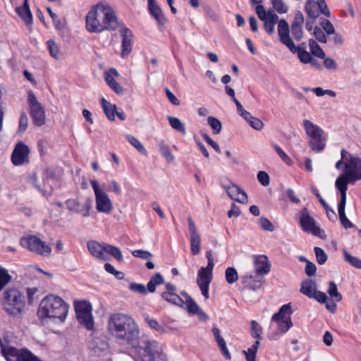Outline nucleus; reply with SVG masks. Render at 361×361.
<instances>
[{
  "instance_id": "f257e3e1",
  "label": "nucleus",
  "mask_w": 361,
  "mask_h": 361,
  "mask_svg": "<svg viewBox=\"0 0 361 361\" xmlns=\"http://www.w3.org/2000/svg\"><path fill=\"white\" fill-rule=\"evenodd\" d=\"M109 333L135 348L140 361H166L161 345L152 339L142 340L136 346L140 329L134 319L123 313L111 314L108 321Z\"/></svg>"
},
{
  "instance_id": "f03ea898",
  "label": "nucleus",
  "mask_w": 361,
  "mask_h": 361,
  "mask_svg": "<svg viewBox=\"0 0 361 361\" xmlns=\"http://www.w3.org/2000/svg\"><path fill=\"white\" fill-rule=\"evenodd\" d=\"M118 20L113 8L108 4L99 3L93 6L86 16V29L90 32L114 30Z\"/></svg>"
},
{
  "instance_id": "7ed1b4c3",
  "label": "nucleus",
  "mask_w": 361,
  "mask_h": 361,
  "mask_svg": "<svg viewBox=\"0 0 361 361\" xmlns=\"http://www.w3.org/2000/svg\"><path fill=\"white\" fill-rule=\"evenodd\" d=\"M68 312V304L61 297L49 294L40 302L37 314L42 320L50 319L63 322Z\"/></svg>"
},
{
  "instance_id": "20e7f679",
  "label": "nucleus",
  "mask_w": 361,
  "mask_h": 361,
  "mask_svg": "<svg viewBox=\"0 0 361 361\" xmlns=\"http://www.w3.org/2000/svg\"><path fill=\"white\" fill-rule=\"evenodd\" d=\"M11 336L5 334L0 341L1 353L7 361H41L31 352L25 349H17L12 345Z\"/></svg>"
},
{
  "instance_id": "39448f33",
  "label": "nucleus",
  "mask_w": 361,
  "mask_h": 361,
  "mask_svg": "<svg viewBox=\"0 0 361 361\" xmlns=\"http://www.w3.org/2000/svg\"><path fill=\"white\" fill-rule=\"evenodd\" d=\"M278 34L280 42L284 44L293 54H297L300 61L305 63H309L312 59L311 54L307 51L300 49V47L295 45L293 41L290 37V27L288 23L284 19L279 21Z\"/></svg>"
},
{
  "instance_id": "423d86ee",
  "label": "nucleus",
  "mask_w": 361,
  "mask_h": 361,
  "mask_svg": "<svg viewBox=\"0 0 361 361\" xmlns=\"http://www.w3.org/2000/svg\"><path fill=\"white\" fill-rule=\"evenodd\" d=\"M3 305L8 314L18 315L25 306V297L18 288H9L4 293Z\"/></svg>"
},
{
  "instance_id": "0eeeda50",
  "label": "nucleus",
  "mask_w": 361,
  "mask_h": 361,
  "mask_svg": "<svg viewBox=\"0 0 361 361\" xmlns=\"http://www.w3.org/2000/svg\"><path fill=\"white\" fill-rule=\"evenodd\" d=\"M303 128L308 136L309 145L313 151L320 152L325 147V137L323 130L309 120L303 121Z\"/></svg>"
},
{
  "instance_id": "6e6552de",
  "label": "nucleus",
  "mask_w": 361,
  "mask_h": 361,
  "mask_svg": "<svg viewBox=\"0 0 361 361\" xmlns=\"http://www.w3.org/2000/svg\"><path fill=\"white\" fill-rule=\"evenodd\" d=\"M20 244L23 248L44 257H49L51 252V248L34 235L22 237L20 240Z\"/></svg>"
},
{
  "instance_id": "1a4fd4ad",
  "label": "nucleus",
  "mask_w": 361,
  "mask_h": 361,
  "mask_svg": "<svg viewBox=\"0 0 361 361\" xmlns=\"http://www.w3.org/2000/svg\"><path fill=\"white\" fill-rule=\"evenodd\" d=\"M90 185L95 195L97 210L104 214H110L113 209V204L108 194L100 188L97 180H91Z\"/></svg>"
},
{
  "instance_id": "9d476101",
  "label": "nucleus",
  "mask_w": 361,
  "mask_h": 361,
  "mask_svg": "<svg viewBox=\"0 0 361 361\" xmlns=\"http://www.w3.org/2000/svg\"><path fill=\"white\" fill-rule=\"evenodd\" d=\"M299 224L304 232L310 233L320 238H324L326 236L324 231L316 224L314 219L310 216L306 207L302 209L300 212Z\"/></svg>"
},
{
  "instance_id": "9b49d317",
  "label": "nucleus",
  "mask_w": 361,
  "mask_h": 361,
  "mask_svg": "<svg viewBox=\"0 0 361 361\" xmlns=\"http://www.w3.org/2000/svg\"><path fill=\"white\" fill-rule=\"evenodd\" d=\"M65 204L71 212L80 214L83 217H87L90 216L92 209V199L90 197L68 199Z\"/></svg>"
},
{
  "instance_id": "f8f14e48",
  "label": "nucleus",
  "mask_w": 361,
  "mask_h": 361,
  "mask_svg": "<svg viewBox=\"0 0 361 361\" xmlns=\"http://www.w3.org/2000/svg\"><path fill=\"white\" fill-rule=\"evenodd\" d=\"M262 0H251L252 4H257L256 13L259 18L264 22V29L269 35L274 31L275 24L279 20L278 16L272 11H267L262 5H259Z\"/></svg>"
},
{
  "instance_id": "ddd939ff",
  "label": "nucleus",
  "mask_w": 361,
  "mask_h": 361,
  "mask_svg": "<svg viewBox=\"0 0 361 361\" xmlns=\"http://www.w3.org/2000/svg\"><path fill=\"white\" fill-rule=\"evenodd\" d=\"M27 102L30 114L35 125L42 126L45 123V110L44 106L37 101L32 91L28 92Z\"/></svg>"
},
{
  "instance_id": "4468645a",
  "label": "nucleus",
  "mask_w": 361,
  "mask_h": 361,
  "mask_svg": "<svg viewBox=\"0 0 361 361\" xmlns=\"http://www.w3.org/2000/svg\"><path fill=\"white\" fill-rule=\"evenodd\" d=\"M305 11L307 16L312 20H316L321 14L326 17L331 15L330 11L325 0H307L305 3Z\"/></svg>"
},
{
  "instance_id": "2eb2a0df",
  "label": "nucleus",
  "mask_w": 361,
  "mask_h": 361,
  "mask_svg": "<svg viewBox=\"0 0 361 361\" xmlns=\"http://www.w3.org/2000/svg\"><path fill=\"white\" fill-rule=\"evenodd\" d=\"M75 309L80 324L85 326L87 330H92L94 322L90 304L86 302H78L75 305Z\"/></svg>"
},
{
  "instance_id": "dca6fc26",
  "label": "nucleus",
  "mask_w": 361,
  "mask_h": 361,
  "mask_svg": "<svg viewBox=\"0 0 361 361\" xmlns=\"http://www.w3.org/2000/svg\"><path fill=\"white\" fill-rule=\"evenodd\" d=\"M300 292L310 298L314 299L320 303L327 301L325 293L317 291L315 283L312 279H306L302 282Z\"/></svg>"
},
{
  "instance_id": "f3484780",
  "label": "nucleus",
  "mask_w": 361,
  "mask_h": 361,
  "mask_svg": "<svg viewBox=\"0 0 361 361\" xmlns=\"http://www.w3.org/2000/svg\"><path fill=\"white\" fill-rule=\"evenodd\" d=\"M345 175L351 181L361 180V159L349 154V159L345 162Z\"/></svg>"
},
{
  "instance_id": "a211bd4d",
  "label": "nucleus",
  "mask_w": 361,
  "mask_h": 361,
  "mask_svg": "<svg viewBox=\"0 0 361 361\" xmlns=\"http://www.w3.org/2000/svg\"><path fill=\"white\" fill-rule=\"evenodd\" d=\"M214 268L201 267L198 270L197 283L203 296L209 298V287L212 280V271Z\"/></svg>"
},
{
  "instance_id": "6ab92c4d",
  "label": "nucleus",
  "mask_w": 361,
  "mask_h": 361,
  "mask_svg": "<svg viewBox=\"0 0 361 361\" xmlns=\"http://www.w3.org/2000/svg\"><path fill=\"white\" fill-rule=\"evenodd\" d=\"M221 185L226 190L230 198L233 200L243 204L247 202V195L246 192L238 185L229 182L228 180L222 181Z\"/></svg>"
},
{
  "instance_id": "aec40b11",
  "label": "nucleus",
  "mask_w": 361,
  "mask_h": 361,
  "mask_svg": "<svg viewBox=\"0 0 361 361\" xmlns=\"http://www.w3.org/2000/svg\"><path fill=\"white\" fill-rule=\"evenodd\" d=\"M29 148L25 144L20 142L16 145L11 156L12 162L18 166L28 161Z\"/></svg>"
},
{
  "instance_id": "412c9836",
  "label": "nucleus",
  "mask_w": 361,
  "mask_h": 361,
  "mask_svg": "<svg viewBox=\"0 0 361 361\" xmlns=\"http://www.w3.org/2000/svg\"><path fill=\"white\" fill-rule=\"evenodd\" d=\"M120 32L122 37L121 56L126 58L132 51L134 36L133 32L127 27H123Z\"/></svg>"
},
{
  "instance_id": "4be33fe9",
  "label": "nucleus",
  "mask_w": 361,
  "mask_h": 361,
  "mask_svg": "<svg viewBox=\"0 0 361 361\" xmlns=\"http://www.w3.org/2000/svg\"><path fill=\"white\" fill-rule=\"evenodd\" d=\"M184 304L187 306V310L190 313L196 314L202 316L205 319H208L207 315L200 308L195 301L185 292L181 293Z\"/></svg>"
},
{
  "instance_id": "5701e85b",
  "label": "nucleus",
  "mask_w": 361,
  "mask_h": 361,
  "mask_svg": "<svg viewBox=\"0 0 361 361\" xmlns=\"http://www.w3.org/2000/svg\"><path fill=\"white\" fill-rule=\"evenodd\" d=\"M354 181L350 180L347 175L343 174L337 178L336 180V187L341 193V200L338 203H346V192L348 184L353 183Z\"/></svg>"
},
{
  "instance_id": "b1692460",
  "label": "nucleus",
  "mask_w": 361,
  "mask_h": 361,
  "mask_svg": "<svg viewBox=\"0 0 361 361\" xmlns=\"http://www.w3.org/2000/svg\"><path fill=\"white\" fill-rule=\"evenodd\" d=\"M255 268L257 274H267L270 271L271 265L265 255H259L255 259Z\"/></svg>"
},
{
  "instance_id": "393cba45",
  "label": "nucleus",
  "mask_w": 361,
  "mask_h": 361,
  "mask_svg": "<svg viewBox=\"0 0 361 361\" xmlns=\"http://www.w3.org/2000/svg\"><path fill=\"white\" fill-rule=\"evenodd\" d=\"M87 248L90 252L98 259L106 260V257L104 254V243L100 244L96 241L91 240L87 243Z\"/></svg>"
},
{
  "instance_id": "a878e982",
  "label": "nucleus",
  "mask_w": 361,
  "mask_h": 361,
  "mask_svg": "<svg viewBox=\"0 0 361 361\" xmlns=\"http://www.w3.org/2000/svg\"><path fill=\"white\" fill-rule=\"evenodd\" d=\"M148 7L151 15L156 19L159 25L164 26L166 23V18L156 1L148 4Z\"/></svg>"
},
{
  "instance_id": "bb28decb",
  "label": "nucleus",
  "mask_w": 361,
  "mask_h": 361,
  "mask_svg": "<svg viewBox=\"0 0 361 361\" xmlns=\"http://www.w3.org/2000/svg\"><path fill=\"white\" fill-rule=\"evenodd\" d=\"M16 11L27 25L32 23V16L28 4V0H24L23 6L17 7Z\"/></svg>"
},
{
  "instance_id": "cd10ccee",
  "label": "nucleus",
  "mask_w": 361,
  "mask_h": 361,
  "mask_svg": "<svg viewBox=\"0 0 361 361\" xmlns=\"http://www.w3.org/2000/svg\"><path fill=\"white\" fill-rule=\"evenodd\" d=\"M101 104L102 106V109L110 121L115 120V113L116 112L117 106L115 104H112L111 102L107 101L106 99L102 97L101 99Z\"/></svg>"
},
{
  "instance_id": "c85d7f7f",
  "label": "nucleus",
  "mask_w": 361,
  "mask_h": 361,
  "mask_svg": "<svg viewBox=\"0 0 361 361\" xmlns=\"http://www.w3.org/2000/svg\"><path fill=\"white\" fill-rule=\"evenodd\" d=\"M292 313L291 306L290 304H286L281 307L279 311L272 316L273 321H279L286 319L287 317H290Z\"/></svg>"
},
{
  "instance_id": "c756f323",
  "label": "nucleus",
  "mask_w": 361,
  "mask_h": 361,
  "mask_svg": "<svg viewBox=\"0 0 361 361\" xmlns=\"http://www.w3.org/2000/svg\"><path fill=\"white\" fill-rule=\"evenodd\" d=\"M346 203L338 204V213L340 221L345 228H350L354 226L353 224L347 218L345 213V207Z\"/></svg>"
},
{
  "instance_id": "7c9ffc66",
  "label": "nucleus",
  "mask_w": 361,
  "mask_h": 361,
  "mask_svg": "<svg viewBox=\"0 0 361 361\" xmlns=\"http://www.w3.org/2000/svg\"><path fill=\"white\" fill-rule=\"evenodd\" d=\"M161 297L166 301L178 306L183 307L184 305L183 298H180L176 293H162Z\"/></svg>"
},
{
  "instance_id": "2f4dec72",
  "label": "nucleus",
  "mask_w": 361,
  "mask_h": 361,
  "mask_svg": "<svg viewBox=\"0 0 361 361\" xmlns=\"http://www.w3.org/2000/svg\"><path fill=\"white\" fill-rule=\"evenodd\" d=\"M243 283L246 288L256 290L260 288L262 283L259 280L255 279L251 275H246L242 278Z\"/></svg>"
},
{
  "instance_id": "473e14b6",
  "label": "nucleus",
  "mask_w": 361,
  "mask_h": 361,
  "mask_svg": "<svg viewBox=\"0 0 361 361\" xmlns=\"http://www.w3.org/2000/svg\"><path fill=\"white\" fill-rule=\"evenodd\" d=\"M168 121L172 128L178 131L182 135L186 134V129L185 125L183 123L180 121L179 118L169 116H168Z\"/></svg>"
},
{
  "instance_id": "72a5a7b5",
  "label": "nucleus",
  "mask_w": 361,
  "mask_h": 361,
  "mask_svg": "<svg viewBox=\"0 0 361 361\" xmlns=\"http://www.w3.org/2000/svg\"><path fill=\"white\" fill-rule=\"evenodd\" d=\"M104 252L113 256L118 262H122L123 259L121 251L118 247L104 243Z\"/></svg>"
},
{
  "instance_id": "f704fd0d",
  "label": "nucleus",
  "mask_w": 361,
  "mask_h": 361,
  "mask_svg": "<svg viewBox=\"0 0 361 361\" xmlns=\"http://www.w3.org/2000/svg\"><path fill=\"white\" fill-rule=\"evenodd\" d=\"M309 47L310 49L311 53L319 58V59H324L326 56V54L324 51L322 50V49L320 47V46L317 44V42L313 39H310L309 40Z\"/></svg>"
},
{
  "instance_id": "c9c22d12",
  "label": "nucleus",
  "mask_w": 361,
  "mask_h": 361,
  "mask_svg": "<svg viewBox=\"0 0 361 361\" xmlns=\"http://www.w3.org/2000/svg\"><path fill=\"white\" fill-rule=\"evenodd\" d=\"M164 283V278L160 273H157L151 278L147 283V290L149 293H154L156 290V286Z\"/></svg>"
},
{
  "instance_id": "e433bc0d",
  "label": "nucleus",
  "mask_w": 361,
  "mask_h": 361,
  "mask_svg": "<svg viewBox=\"0 0 361 361\" xmlns=\"http://www.w3.org/2000/svg\"><path fill=\"white\" fill-rule=\"evenodd\" d=\"M105 81L117 94H121L123 93V88L118 84L116 80L110 74H106Z\"/></svg>"
},
{
  "instance_id": "4c0bfd02",
  "label": "nucleus",
  "mask_w": 361,
  "mask_h": 361,
  "mask_svg": "<svg viewBox=\"0 0 361 361\" xmlns=\"http://www.w3.org/2000/svg\"><path fill=\"white\" fill-rule=\"evenodd\" d=\"M127 140L142 154L147 155V152L144 145L134 136L126 135Z\"/></svg>"
},
{
  "instance_id": "58836bf2",
  "label": "nucleus",
  "mask_w": 361,
  "mask_h": 361,
  "mask_svg": "<svg viewBox=\"0 0 361 361\" xmlns=\"http://www.w3.org/2000/svg\"><path fill=\"white\" fill-rule=\"evenodd\" d=\"M47 49L50 55L55 59H60L59 46L52 39L47 42Z\"/></svg>"
},
{
  "instance_id": "ea45409f",
  "label": "nucleus",
  "mask_w": 361,
  "mask_h": 361,
  "mask_svg": "<svg viewBox=\"0 0 361 361\" xmlns=\"http://www.w3.org/2000/svg\"><path fill=\"white\" fill-rule=\"evenodd\" d=\"M328 294L332 298L335 302H339L342 300L341 294L338 291L337 286L334 281L329 283Z\"/></svg>"
},
{
  "instance_id": "a19ab883",
  "label": "nucleus",
  "mask_w": 361,
  "mask_h": 361,
  "mask_svg": "<svg viewBox=\"0 0 361 361\" xmlns=\"http://www.w3.org/2000/svg\"><path fill=\"white\" fill-rule=\"evenodd\" d=\"M12 276L5 268L0 266V292L11 281Z\"/></svg>"
},
{
  "instance_id": "79ce46f5",
  "label": "nucleus",
  "mask_w": 361,
  "mask_h": 361,
  "mask_svg": "<svg viewBox=\"0 0 361 361\" xmlns=\"http://www.w3.org/2000/svg\"><path fill=\"white\" fill-rule=\"evenodd\" d=\"M159 148L160 152L168 162H171L173 161L174 157L171 152L169 146L164 141H161L159 143Z\"/></svg>"
},
{
  "instance_id": "37998d69",
  "label": "nucleus",
  "mask_w": 361,
  "mask_h": 361,
  "mask_svg": "<svg viewBox=\"0 0 361 361\" xmlns=\"http://www.w3.org/2000/svg\"><path fill=\"white\" fill-rule=\"evenodd\" d=\"M259 345L260 341H256L251 348H248L247 351H244L247 361H255L257 352Z\"/></svg>"
},
{
  "instance_id": "c03bdc74",
  "label": "nucleus",
  "mask_w": 361,
  "mask_h": 361,
  "mask_svg": "<svg viewBox=\"0 0 361 361\" xmlns=\"http://www.w3.org/2000/svg\"><path fill=\"white\" fill-rule=\"evenodd\" d=\"M191 252L193 255H197L200 251L201 238L200 235L190 236Z\"/></svg>"
},
{
  "instance_id": "a18cd8bd",
  "label": "nucleus",
  "mask_w": 361,
  "mask_h": 361,
  "mask_svg": "<svg viewBox=\"0 0 361 361\" xmlns=\"http://www.w3.org/2000/svg\"><path fill=\"white\" fill-rule=\"evenodd\" d=\"M225 277L228 283L232 284L238 279V274L233 267H228L226 269Z\"/></svg>"
},
{
  "instance_id": "49530a36",
  "label": "nucleus",
  "mask_w": 361,
  "mask_h": 361,
  "mask_svg": "<svg viewBox=\"0 0 361 361\" xmlns=\"http://www.w3.org/2000/svg\"><path fill=\"white\" fill-rule=\"evenodd\" d=\"M208 124L212 128L214 134H219L222 128V125L221 121L213 116H209L207 118Z\"/></svg>"
},
{
  "instance_id": "de8ad7c7",
  "label": "nucleus",
  "mask_w": 361,
  "mask_h": 361,
  "mask_svg": "<svg viewBox=\"0 0 361 361\" xmlns=\"http://www.w3.org/2000/svg\"><path fill=\"white\" fill-rule=\"evenodd\" d=\"M251 336L259 341L262 334V328L256 321H251Z\"/></svg>"
},
{
  "instance_id": "09e8293b",
  "label": "nucleus",
  "mask_w": 361,
  "mask_h": 361,
  "mask_svg": "<svg viewBox=\"0 0 361 361\" xmlns=\"http://www.w3.org/2000/svg\"><path fill=\"white\" fill-rule=\"evenodd\" d=\"M344 258L346 262H348L349 264H350L353 267L357 268V269H361V259L352 256L350 254H349L347 251L343 252Z\"/></svg>"
},
{
  "instance_id": "8fccbe9b",
  "label": "nucleus",
  "mask_w": 361,
  "mask_h": 361,
  "mask_svg": "<svg viewBox=\"0 0 361 361\" xmlns=\"http://www.w3.org/2000/svg\"><path fill=\"white\" fill-rule=\"evenodd\" d=\"M313 35H314V37L319 42L327 43V42H328V37L326 36L327 35L326 34V32L324 31H323V30L321 27L316 26L314 28Z\"/></svg>"
},
{
  "instance_id": "3c124183",
  "label": "nucleus",
  "mask_w": 361,
  "mask_h": 361,
  "mask_svg": "<svg viewBox=\"0 0 361 361\" xmlns=\"http://www.w3.org/2000/svg\"><path fill=\"white\" fill-rule=\"evenodd\" d=\"M321 27L326 35H332L335 32V28L333 24L327 19H322L320 22Z\"/></svg>"
},
{
  "instance_id": "603ef678",
  "label": "nucleus",
  "mask_w": 361,
  "mask_h": 361,
  "mask_svg": "<svg viewBox=\"0 0 361 361\" xmlns=\"http://www.w3.org/2000/svg\"><path fill=\"white\" fill-rule=\"evenodd\" d=\"M314 250L316 255L317 262L319 264H324L327 260V255L325 252L319 247H314Z\"/></svg>"
},
{
  "instance_id": "864d4df0",
  "label": "nucleus",
  "mask_w": 361,
  "mask_h": 361,
  "mask_svg": "<svg viewBox=\"0 0 361 361\" xmlns=\"http://www.w3.org/2000/svg\"><path fill=\"white\" fill-rule=\"evenodd\" d=\"M104 269L109 274H111L115 276V277L118 279H123L124 277V273L120 271H117L115 269L114 266H112L109 263H106L104 264Z\"/></svg>"
},
{
  "instance_id": "5fc2aeb1",
  "label": "nucleus",
  "mask_w": 361,
  "mask_h": 361,
  "mask_svg": "<svg viewBox=\"0 0 361 361\" xmlns=\"http://www.w3.org/2000/svg\"><path fill=\"white\" fill-rule=\"evenodd\" d=\"M129 289L135 293H138L142 295H145L147 293V287L146 288L143 284L131 283L129 285Z\"/></svg>"
},
{
  "instance_id": "6e6d98bb",
  "label": "nucleus",
  "mask_w": 361,
  "mask_h": 361,
  "mask_svg": "<svg viewBox=\"0 0 361 361\" xmlns=\"http://www.w3.org/2000/svg\"><path fill=\"white\" fill-rule=\"evenodd\" d=\"M28 126V118L27 114L25 112H21L20 120H19V127L18 131L20 133H24Z\"/></svg>"
},
{
  "instance_id": "4d7b16f0",
  "label": "nucleus",
  "mask_w": 361,
  "mask_h": 361,
  "mask_svg": "<svg viewBox=\"0 0 361 361\" xmlns=\"http://www.w3.org/2000/svg\"><path fill=\"white\" fill-rule=\"evenodd\" d=\"M276 322H278L279 329L283 333L286 332L293 325L290 317Z\"/></svg>"
},
{
  "instance_id": "13d9d810",
  "label": "nucleus",
  "mask_w": 361,
  "mask_h": 361,
  "mask_svg": "<svg viewBox=\"0 0 361 361\" xmlns=\"http://www.w3.org/2000/svg\"><path fill=\"white\" fill-rule=\"evenodd\" d=\"M132 255L135 257L141 258L143 259H148L153 257V255L147 250H135L132 252Z\"/></svg>"
},
{
  "instance_id": "bf43d9fd",
  "label": "nucleus",
  "mask_w": 361,
  "mask_h": 361,
  "mask_svg": "<svg viewBox=\"0 0 361 361\" xmlns=\"http://www.w3.org/2000/svg\"><path fill=\"white\" fill-rule=\"evenodd\" d=\"M257 179L258 181L261 183L262 185L266 187L269 185L270 182L269 176L265 171H260L257 173Z\"/></svg>"
},
{
  "instance_id": "052dcab7",
  "label": "nucleus",
  "mask_w": 361,
  "mask_h": 361,
  "mask_svg": "<svg viewBox=\"0 0 361 361\" xmlns=\"http://www.w3.org/2000/svg\"><path fill=\"white\" fill-rule=\"evenodd\" d=\"M274 8L279 13L287 12V7L284 5L282 0H271Z\"/></svg>"
},
{
  "instance_id": "680f3d73",
  "label": "nucleus",
  "mask_w": 361,
  "mask_h": 361,
  "mask_svg": "<svg viewBox=\"0 0 361 361\" xmlns=\"http://www.w3.org/2000/svg\"><path fill=\"white\" fill-rule=\"evenodd\" d=\"M145 322L152 329L157 331L158 332L164 331L163 327L158 323L157 320L147 317H145Z\"/></svg>"
},
{
  "instance_id": "e2e57ef3",
  "label": "nucleus",
  "mask_w": 361,
  "mask_h": 361,
  "mask_svg": "<svg viewBox=\"0 0 361 361\" xmlns=\"http://www.w3.org/2000/svg\"><path fill=\"white\" fill-rule=\"evenodd\" d=\"M290 30H291L292 35L296 40L300 41L302 38L303 31H302V26L291 25Z\"/></svg>"
},
{
  "instance_id": "0e129e2a",
  "label": "nucleus",
  "mask_w": 361,
  "mask_h": 361,
  "mask_svg": "<svg viewBox=\"0 0 361 361\" xmlns=\"http://www.w3.org/2000/svg\"><path fill=\"white\" fill-rule=\"evenodd\" d=\"M202 137L217 153H221V148L219 145L214 141L207 133H202Z\"/></svg>"
},
{
  "instance_id": "69168bd1",
  "label": "nucleus",
  "mask_w": 361,
  "mask_h": 361,
  "mask_svg": "<svg viewBox=\"0 0 361 361\" xmlns=\"http://www.w3.org/2000/svg\"><path fill=\"white\" fill-rule=\"evenodd\" d=\"M247 123L252 128L257 130H260L264 127L263 122L259 118L256 117L252 116V118L248 121Z\"/></svg>"
},
{
  "instance_id": "338daca9",
  "label": "nucleus",
  "mask_w": 361,
  "mask_h": 361,
  "mask_svg": "<svg viewBox=\"0 0 361 361\" xmlns=\"http://www.w3.org/2000/svg\"><path fill=\"white\" fill-rule=\"evenodd\" d=\"M259 224L264 231H273L274 229L272 223L266 217L259 219Z\"/></svg>"
},
{
  "instance_id": "774afa93",
  "label": "nucleus",
  "mask_w": 361,
  "mask_h": 361,
  "mask_svg": "<svg viewBox=\"0 0 361 361\" xmlns=\"http://www.w3.org/2000/svg\"><path fill=\"white\" fill-rule=\"evenodd\" d=\"M47 11L53 20L54 24L57 30H60L63 27L61 20L59 18L57 15L54 13L50 8H47Z\"/></svg>"
}]
</instances>
